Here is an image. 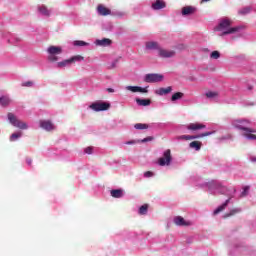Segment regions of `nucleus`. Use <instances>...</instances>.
<instances>
[{
    "instance_id": "obj_13",
    "label": "nucleus",
    "mask_w": 256,
    "mask_h": 256,
    "mask_svg": "<svg viewBox=\"0 0 256 256\" xmlns=\"http://www.w3.org/2000/svg\"><path fill=\"white\" fill-rule=\"evenodd\" d=\"M97 11L99 15H102V17H107V15H111V9L103 6V4L98 5Z\"/></svg>"
},
{
    "instance_id": "obj_16",
    "label": "nucleus",
    "mask_w": 256,
    "mask_h": 256,
    "mask_svg": "<svg viewBox=\"0 0 256 256\" xmlns=\"http://www.w3.org/2000/svg\"><path fill=\"white\" fill-rule=\"evenodd\" d=\"M146 49L150 50V51H159L161 49V47L159 46V43L157 42H146Z\"/></svg>"
},
{
    "instance_id": "obj_29",
    "label": "nucleus",
    "mask_w": 256,
    "mask_h": 256,
    "mask_svg": "<svg viewBox=\"0 0 256 256\" xmlns=\"http://www.w3.org/2000/svg\"><path fill=\"white\" fill-rule=\"evenodd\" d=\"M206 97L207 99H215V97H219V93L213 92V91H208L206 92Z\"/></svg>"
},
{
    "instance_id": "obj_22",
    "label": "nucleus",
    "mask_w": 256,
    "mask_h": 256,
    "mask_svg": "<svg viewBox=\"0 0 256 256\" xmlns=\"http://www.w3.org/2000/svg\"><path fill=\"white\" fill-rule=\"evenodd\" d=\"M229 205V199L225 201L221 206H219L217 209L214 210L213 214L214 215H219L222 211H225L227 206Z\"/></svg>"
},
{
    "instance_id": "obj_32",
    "label": "nucleus",
    "mask_w": 256,
    "mask_h": 256,
    "mask_svg": "<svg viewBox=\"0 0 256 256\" xmlns=\"http://www.w3.org/2000/svg\"><path fill=\"white\" fill-rule=\"evenodd\" d=\"M22 135H23V132L13 133L10 136V141H17V139H19V137H21Z\"/></svg>"
},
{
    "instance_id": "obj_9",
    "label": "nucleus",
    "mask_w": 256,
    "mask_h": 256,
    "mask_svg": "<svg viewBox=\"0 0 256 256\" xmlns=\"http://www.w3.org/2000/svg\"><path fill=\"white\" fill-rule=\"evenodd\" d=\"M215 131L204 132L198 136H190V135H182L180 139H185L186 141H191V139H199V137H209V135H213Z\"/></svg>"
},
{
    "instance_id": "obj_33",
    "label": "nucleus",
    "mask_w": 256,
    "mask_h": 256,
    "mask_svg": "<svg viewBox=\"0 0 256 256\" xmlns=\"http://www.w3.org/2000/svg\"><path fill=\"white\" fill-rule=\"evenodd\" d=\"M71 60H70V58L69 59H66V60H64V61H62V62H58L57 63V67H67V65H70V62Z\"/></svg>"
},
{
    "instance_id": "obj_34",
    "label": "nucleus",
    "mask_w": 256,
    "mask_h": 256,
    "mask_svg": "<svg viewBox=\"0 0 256 256\" xmlns=\"http://www.w3.org/2000/svg\"><path fill=\"white\" fill-rule=\"evenodd\" d=\"M219 57H221V53L219 51H213L211 54H210V58L211 59H219Z\"/></svg>"
},
{
    "instance_id": "obj_15",
    "label": "nucleus",
    "mask_w": 256,
    "mask_h": 256,
    "mask_svg": "<svg viewBox=\"0 0 256 256\" xmlns=\"http://www.w3.org/2000/svg\"><path fill=\"white\" fill-rule=\"evenodd\" d=\"M207 126H205V124H201V123H190L188 126H187V129L189 131H199L201 129H205Z\"/></svg>"
},
{
    "instance_id": "obj_1",
    "label": "nucleus",
    "mask_w": 256,
    "mask_h": 256,
    "mask_svg": "<svg viewBox=\"0 0 256 256\" xmlns=\"http://www.w3.org/2000/svg\"><path fill=\"white\" fill-rule=\"evenodd\" d=\"M249 125V121L245 120H234L232 121V127H235L236 129H240V131H244L243 135L246 137V139H250L251 141H256V130L247 127Z\"/></svg>"
},
{
    "instance_id": "obj_27",
    "label": "nucleus",
    "mask_w": 256,
    "mask_h": 256,
    "mask_svg": "<svg viewBox=\"0 0 256 256\" xmlns=\"http://www.w3.org/2000/svg\"><path fill=\"white\" fill-rule=\"evenodd\" d=\"M184 94L183 92H176L172 95L171 101H179V99H183Z\"/></svg>"
},
{
    "instance_id": "obj_45",
    "label": "nucleus",
    "mask_w": 256,
    "mask_h": 256,
    "mask_svg": "<svg viewBox=\"0 0 256 256\" xmlns=\"http://www.w3.org/2000/svg\"><path fill=\"white\" fill-rule=\"evenodd\" d=\"M27 163H28V165H31L32 160L31 159H27Z\"/></svg>"
},
{
    "instance_id": "obj_39",
    "label": "nucleus",
    "mask_w": 256,
    "mask_h": 256,
    "mask_svg": "<svg viewBox=\"0 0 256 256\" xmlns=\"http://www.w3.org/2000/svg\"><path fill=\"white\" fill-rule=\"evenodd\" d=\"M84 151L87 155H91L93 153V147H87Z\"/></svg>"
},
{
    "instance_id": "obj_46",
    "label": "nucleus",
    "mask_w": 256,
    "mask_h": 256,
    "mask_svg": "<svg viewBox=\"0 0 256 256\" xmlns=\"http://www.w3.org/2000/svg\"><path fill=\"white\" fill-rule=\"evenodd\" d=\"M207 1H210V0H202L201 3H207Z\"/></svg>"
},
{
    "instance_id": "obj_6",
    "label": "nucleus",
    "mask_w": 256,
    "mask_h": 256,
    "mask_svg": "<svg viewBox=\"0 0 256 256\" xmlns=\"http://www.w3.org/2000/svg\"><path fill=\"white\" fill-rule=\"evenodd\" d=\"M90 109L93 111H108V109H111V103L108 102H94L90 105Z\"/></svg>"
},
{
    "instance_id": "obj_40",
    "label": "nucleus",
    "mask_w": 256,
    "mask_h": 256,
    "mask_svg": "<svg viewBox=\"0 0 256 256\" xmlns=\"http://www.w3.org/2000/svg\"><path fill=\"white\" fill-rule=\"evenodd\" d=\"M135 143H139V141L130 140V141L125 142V145H135Z\"/></svg>"
},
{
    "instance_id": "obj_18",
    "label": "nucleus",
    "mask_w": 256,
    "mask_h": 256,
    "mask_svg": "<svg viewBox=\"0 0 256 256\" xmlns=\"http://www.w3.org/2000/svg\"><path fill=\"white\" fill-rule=\"evenodd\" d=\"M113 43V41H111V39L109 38H104L102 40H96V45H99L100 47H109V45H111Z\"/></svg>"
},
{
    "instance_id": "obj_20",
    "label": "nucleus",
    "mask_w": 256,
    "mask_h": 256,
    "mask_svg": "<svg viewBox=\"0 0 256 256\" xmlns=\"http://www.w3.org/2000/svg\"><path fill=\"white\" fill-rule=\"evenodd\" d=\"M136 103L141 107H149V105H151V99L136 98Z\"/></svg>"
},
{
    "instance_id": "obj_28",
    "label": "nucleus",
    "mask_w": 256,
    "mask_h": 256,
    "mask_svg": "<svg viewBox=\"0 0 256 256\" xmlns=\"http://www.w3.org/2000/svg\"><path fill=\"white\" fill-rule=\"evenodd\" d=\"M239 15H248V13H251V7L247 6L238 11Z\"/></svg>"
},
{
    "instance_id": "obj_37",
    "label": "nucleus",
    "mask_w": 256,
    "mask_h": 256,
    "mask_svg": "<svg viewBox=\"0 0 256 256\" xmlns=\"http://www.w3.org/2000/svg\"><path fill=\"white\" fill-rule=\"evenodd\" d=\"M22 87H33V81L23 82Z\"/></svg>"
},
{
    "instance_id": "obj_2",
    "label": "nucleus",
    "mask_w": 256,
    "mask_h": 256,
    "mask_svg": "<svg viewBox=\"0 0 256 256\" xmlns=\"http://www.w3.org/2000/svg\"><path fill=\"white\" fill-rule=\"evenodd\" d=\"M232 24L233 21H231V19L224 18L220 21L218 26L215 27V31H222V37L225 35H232L233 33H237V31H239L241 27H231Z\"/></svg>"
},
{
    "instance_id": "obj_44",
    "label": "nucleus",
    "mask_w": 256,
    "mask_h": 256,
    "mask_svg": "<svg viewBox=\"0 0 256 256\" xmlns=\"http://www.w3.org/2000/svg\"><path fill=\"white\" fill-rule=\"evenodd\" d=\"M250 161H251L252 163H256V157H255V156L251 157V158H250Z\"/></svg>"
},
{
    "instance_id": "obj_14",
    "label": "nucleus",
    "mask_w": 256,
    "mask_h": 256,
    "mask_svg": "<svg viewBox=\"0 0 256 256\" xmlns=\"http://www.w3.org/2000/svg\"><path fill=\"white\" fill-rule=\"evenodd\" d=\"M166 7H167V4L163 0H156L152 4V9H154V11H159L161 9H165Z\"/></svg>"
},
{
    "instance_id": "obj_24",
    "label": "nucleus",
    "mask_w": 256,
    "mask_h": 256,
    "mask_svg": "<svg viewBox=\"0 0 256 256\" xmlns=\"http://www.w3.org/2000/svg\"><path fill=\"white\" fill-rule=\"evenodd\" d=\"M81 61H85V57H83L81 55L72 56L70 58V63H79Z\"/></svg>"
},
{
    "instance_id": "obj_35",
    "label": "nucleus",
    "mask_w": 256,
    "mask_h": 256,
    "mask_svg": "<svg viewBox=\"0 0 256 256\" xmlns=\"http://www.w3.org/2000/svg\"><path fill=\"white\" fill-rule=\"evenodd\" d=\"M236 213H239V209L231 210L230 213L224 215V218L227 219V217H232V215H235Z\"/></svg>"
},
{
    "instance_id": "obj_8",
    "label": "nucleus",
    "mask_w": 256,
    "mask_h": 256,
    "mask_svg": "<svg viewBox=\"0 0 256 256\" xmlns=\"http://www.w3.org/2000/svg\"><path fill=\"white\" fill-rule=\"evenodd\" d=\"M158 55L159 57H162V59H169L175 55V51L160 48L158 50Z\"/></svg>"
},
{
    "instance_id": "obj_5",
    "label": "nucleus",
    "mask_w": 256,
    "mask_h": 256,
    "mask_svg": "<svg viewBox=\"0 0 256 256\" xmlns=\"http://www.w3.org/2000/svg\"><path fill=\"white\" fill-rule=\"evenodd\" d=\"M171 161H173L171 150L167 149L164 151L163 156L158 159V165H160V167L169 166L171 165Z\"/></svg>"
},
{
    "instance_id": "obj_47",
    "label": "nucleus",
    "mask_w": 256,
    "mask_h": 256,
    "mask_svg": "<svg viewBox=\"0 0 256 256\" xmlns=\"http://www.w3.org/2000/svg\"><path fill=\"white\" fill-rule=\"evenodd\" d=\"M245 192H247V188L244 189V191L242 192V195H245Z\"/></svg>"
},
{
    "instance_id": "obj_19",
    "label": "nucleus",
    "mask_w": 256,
    "mask_h": 256,
    "mask_svg": "<svg viewBox=\"0 0 256 256\" xmlns=\"http://www.w3.org/2000/svg\"><path fill=\"white\" fill-rule=\"evenodd\" d=\"M197 11V8L193 6H186L182 8V15H193Z\"/></svg>"
},
{
    "instance_id": "obj_31",
    "label": "nucleus",
    "mask_w": 256,
    "mask_h": 256,
    "mask_svg": "<svg viewBox=\"0 0 256 256\" xmlns=\"http://www.w3.org/2000/svg\"><path fill=\"white\" fill-rule=\"evenodd\" d=\"M39 11H40V13H41L42 15H45L46 17H49V15H50L49 10H48L45 6H41V7L39 8Z\"/></svg>"
},
{
    "instance_id": "obj_26",
    "label": "nucleus",
    "mask_w": 256,
    "mask_h": 256,
    "mask_svg": "<svg viewBox=\"0 0 256 256\" xmlns=\"http://www.w3.org/2000/svg\"><path fill=\"white\" fill-rule=\"evenodd\" d=\"M149 210V204H144L139 208V215H147V211Z\"/></svg>"
},
{
    "instance_id": "obj_21",
    "label": "nucleus",
    "mask_w": 256,
    "mask_h": 256,
    "mask_svg": "<svg viewBox=\"0 0 256 256\" xmlns=\"http://www.w3.org/2000/svg\"><path fill=\"white\" fill-rule=\"evenodd\" d=\"M110 195L111 197H114V199H121V197H123V190L121 189L111 190Z\"/></svg>"
},
{
    "instance_id": "obj_17",
    "label": "nucleus",
    "mask_w": 256,
    "mask_h": 256,
    "mask_svg": "<svg viewBox=\"0 0 256 256\" xmlns=\"http://www.w3.org/2000/svg\"><path fill=\"white\" fill-rule=\"evenodd\" d=\"M171 91H173V88L171 86H168L167 88H158L155 93L156 95H168V93H171Z\"/></svg>"
},
{
    "instance_id": "obj_48",
    "label": "nucleus",
    "mask_w": 256,
    "mask_h": 256,
    "mask_svg": "<svg viewBox=\"0 0 256 256\" xmlns=\"http://www.w3.org/2000/svg\"><path fill=\"white\" fill-rule=\"evenodd\" d=\"M115 63H117V60L114 62L113 67H115Z\"/></svg>"
},
{
    "instance_id": "obj_4",
    "label": "nucleus",
    "mask_w": 256,
    "mask_h": 256,
    "mask_svg": "<svg viewBox=\"0 0 256 256\" xmlns=\"http://www.w3.org/2000/svg\"><path fill=\"white\" fill-rule=\"evenodd\" d=\"M8 120L10 121L11 125H13V127H17L18 129L25 130L29 128V126H27V123L19 120L17 116H15V114L11 112L8 113Z\"/></svg>"
},
{
    "instance_id": "obj_38",
    "label": "nucleus",
    "mask_w": 256,
    "mask_h": 256,
    "mask_svg": "<svg viewBox=\"0 0 256 256\" xmlns=\"http://www.w3.org/2000/svg\"><path fill=\"white\" fill-rule=\"evenodd\" d=\"M149 141H153V137L148 136V137L142 139L140 142H141V143H147V142H149Z\"/></svg>"
},
{
    "instance_id": "obj_12",
    "label": "nucleus",
    "mask_w": 256,
    "mask_h": 256,
    "mask_svg": "<svg viewBox=\"0 0 256 256\" xmlns=\"http://www.w3.org/2000/svg\"><path fill=\"white\" fill-rule=\"evenodd\" d=\"M127 91H131L132 93H148L149 90H147V87L141 88L139 86H127Z\"/></svg>"
},
{
    "instance_id": "obj_3",
    "label": "nucleus",
    "mask_w": 256,
    "mask_h": 256,
    "mask_svg": "<svg viewBox=\"0 0 256 256\" xmlns=\"http://www.w3.org/2000/svg\"><path fill=\"white\" fill-rule=\"evenodd\" d=\"M47 53H48V60H50L52 63H55V61L59 60L57 55H61V53H63V49L59 46H50L47 49Z\"/></svg>"
},
{
    "instance_id": "obj_43",
    "label": "nucleus",
    "mask_w": 256,
    "mask_h": 256,
    "mask_svg": "<svg viewBox=\"0 0 256 256\" xmlns=\"http://www.w3.org/2000/svg\"><path fill=\"white\" fill-rule=\"evenodd\" d=\"M108 93H115V89L113 88H107Z\"/></svg>"
},
{
    "instance_id": "obj_36",
    "label": "nucleus",
    "mask_w": 256,
    "mask_h": 256,
    "mask_svg": "<svg viewBox=\"0 0 256 256\" xmlns=\"http://www.w3.org/2000/svg\"><path fill=\"white\" fill-rule=\"evenodd\" d=\"M74 45H76V47H85V45H87V42L77 40V41L74 42Z\"/></svg>"
},
{
    "instance_id": "obj_23",
    "label": "nucleus",
    "mask_w": 256,
    "mask_h": 256,
    "mask_svg": "<svg viewBox=\"0 0 256 256\" xmlns=\"http://www.w3.org/2000/svg\"><path fill=\"white\" fill-rule=\"evenodd\" d=\"M10 104H11V98H9L8 96L0 97V105H2V107H7Z\"/></svg>"
},
{
    "instance_id": "obj_25",
    "label": "nucleus",
    "mask_w": 256,
    "mask_h": 256,
    "mask_svg": "<svg viewBox=\"0 0 256 256\" xmlns=\"http://www.w3.org/2000/svg\"><path fill=\"white\" fill-rule=\"evenodd\" d=\"M201 145L200 141H193L190 143L191 149H195L196 151H201Z\"/></svg>"
},
{
    "instance_id": "obj_41",
    "label": "nucleus",
    "mask_w": 256,
    "mask_h": 256,
    "mask_svg": "<svg viewBox=\"0 0 256 256\" xmlns=\"http://www.w3.org/2000/svg\"><path fill=\"white\" fill-rule=\"evenodd\" d=\"M144 177H147V178L153 177V172H151V171L145 172V173H144Z\"/></svg>"
},
{
    "instance_id": "obj_30",
    "label": "nucleus",
    "mask_w": 256,
    "mask_h": 256,
    "mask_svg": "<svg viewBox=\"0 0 256 256\" xmlns=\"http://www.w3.org/2000/svg\"><path fill=\"white\" fill-rule=\"evenodd\" d=\"M134 128L138 130L149 129V125L143 124V123H137L134 125Z\"/></svg>"
},
{
    "instance_id": "obj_11",
    "label": "nucleus",
    "mask_w": 256,
    "mask_h": 256,
    "mask_svg": "<svg viewBox=\"0 0 256 256\" xmlns=\"http://www.w3.org/2000/svg\"><path fill=\"white\" fill-rule=\"evenodd\" d=\"M174 223L179 227H189V225H191V222L185 221V218L181 216H176L174 218Z\"/></svg>"
},
{
    "instance_id": "obj_10",
    "label": "nucleus",
    "mask_w": 256,
    "mask_h": 256,
    "mask_svg": "<svg viewBox=\"0 0 256 256\" xmlns=\"http://www.w3.org/2000/svg\"><path fill=\"white\" fill-rule=\"evenodd\" d=\"M40 127L45 131H54L55 125L49 120H40Z\"/></svg>"
},
{
    "instance_id": "obj_42",
    "label": "nucleus",
    "mask_w": 256,
    "mask_h": 256,
    "mask_svg": "<svg viewBox=\"0 0 256 256\" xmlns=\"http://www.w3.org/2000/svg\"><path fill=\"white\" fill-rule=\"evenodd\" d=\"M113 15H115L116 17H123L125 15V12H116Z\"/></svg>"
},
{
    "instance_id": "obj_7",
    "label": "nucleus",
    "mask_w": 256,
    "mask_h": 256,
    "mask_svg": "<svg viewBox=\"0 0 256 256\" xmlns=\"http://www.w3.org/2000/svg\"><path fill=\"white\" fill-rule=\"evenodd\" d=\"M145 83H161L163 75L161 74H146L144 78Z\"/></svg>"
}]
</instances>
